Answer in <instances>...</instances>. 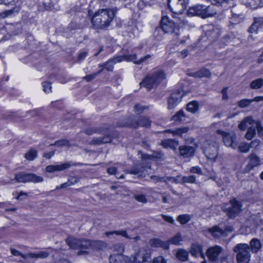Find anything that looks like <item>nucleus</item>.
Returning a JSON list of instances; mask_svg holds the SVG:
<instances>
[{
    "instance_id": "1",
    "label": "nucleus",
    "mask_w": 263,
    "mask_h": 263,
    "mask_svg": "<svg viewBox=\"0 0 263 263\" xmlns=\"http://www.w3.org/2000/svg\"><path fill=\"white\" fill-rule=\"evenodd\" d=\"M117 11V8L98 10L95 13L91 18L92 25L98 29H104L108 27L113 20Z\"/></svg>"
},
{
    "instance_id": "2",
    "label": "nucleus",
    "mask_w": 263,
    "mask_h": 263,
    "mask_svg": "<svg viewBox=\"0 0 263 263\" xmlns=\"http://www.w3.org/2000/svg\"><path fill=\"white\" fill-rule=\"evenodd\" d=\"M151 58V55L150 54H147L139 60H137V55L135 54L118 56L109 59L102 65H99V67H100V69L103 67V70L105 69L107 71H112L114 69V64L117 63L125 61L127 62H132L135 64L140 65L143 63H146L147 61Z\"/></svg>"
},
{
    "instance_id": "3",
    "label": "nucleus",
    "mask_w": 263,
    "mask_h": 263,
    "mask_svg": "<svg viewBox=\"0 0 263 263\" xmlns=\"http://www.w3.org/2000/svg\"><path fill=\"white\" fill-rule=\"evenodd\" d=\"M165 78L164 72L161 70H157L148 74L140 84L141 86L149 90L159 85Z\"/></svg>"
},
{
    "instance_id": "4",
    "label": "nucleus",
    "mask_w": 263,
    "mask_h": 263,
    "mask_svg": "<svg viewBox=\"0 0 263 263\" xmlns=\"http://www.w3.org/2000/svg\"><path fill=\"white\" fill-rule=\"evenodd\" d=\"M211 6H205L201 5H196L190 8L187 11L189 15H197L202 18H206L213 16L216 11Z\"/></svg>"
},
{
    "instance_id": "5",
    "label": "nucleus",
    "mask_w": 263,
    "mask_h": 263,
    "mask_svg": "<svg viewBox=\"0 0 263 263\" xmlns=\"http://www.w3.org/2000/svg\"><path fill=\"white\" fill-rule=\"evenodd\" d=\"M151 257V251L146 247L139 249L138 252L131 257H125L126 263H145Z\"/></svg>"
},
{
    "instance_id": "6",
    "label": "nucleus",
    "mask_w": 263,
    "mask_h": 263,
    "mask_svg": "<svg viewBox=\"0 0 263 263\" xmlns=\"http://www.w3.org/2000/svg\"><path fill=\"white\" fill-rule=\"evenodd\" d=\"M151 257V251L146 247L139 249L138 252L131 257H125L126 263H145Z\"/></svg>"
},
{
    "instance_id": "7",
    "label": "nucleus",
    "mask_w": 263,
    "mask_h": 263,
    "mask_svg": "<svg viewBox=\"0 0 263 263\" xmlns=\"http://www.w3.org/2000/svg\"><path fill=\"white\" fill-rule=\"evenodd\" d=\"M236 253V259L238 263H248L250 259V248L248 245L239 243L233 249Z\"/></svg>"
},
{
    "instance_id": "8",
    "label": "nucleus",
    "mask_w": 263,
    "mask_h": 263,
    "mask_svg": "<svg viewBox=\"0 0 263 263\" xmlns=\"http://www.w3.org/2000/svg\"><path fill=\"white\" fill-rule=\"evenodd\" d=\"M15 179L18 182H31L34 183L42 182L44 179L42 177L37 176L34 174H27L21 173L15 175Z\"/></svg>"
},
{
    "instance_id": "9",
    "label": "nucleus",
    "mask_w": 263,
    "mask_h": 263,
    "mask_svg": "<svg viewBox=\"0 0 263 263\" xmlns=\"http://www.w3.org/2000/svg\"><path fill=\"white\" fill-rule=\"evenodd\" d=\"M217 132L221 135L223 143L226 146L231 147L233 149L237 147L236 138L234 133H226L220 130H218Z\"/></svg>"
},
{
    "instance_id": "10",
    "label": "nucleus",
    "mask_w": 263,
    "mask_h": 263,
    "mask_svg": "<svg viewBox=\"0 0 263 263\" xmlns=\"http://www.w3.org/2000/svg\"><path fill=\"white\" fill-rule=\"evenodd\" d=\"M228 205V207L224 206L223 209L231 218L235 217L241 211V205L239 201L235 199L230 201V204Z\"/></svg>"
},
{
    "instance_id": "11",
    "label": "nucleus",
    "mask_w": 263,
    "mask_h": 263,
    "mask_svg": "<svg viewBox=\"0 0 263 263\" xmlns=\"http://www.w3.org/2000/svg\"><path fill=\"white\" fill-rule=\"evenodd\" d=\"M218 144L214 143L209 144L204 148V153L208 159L215 161L218 156Z\"/></svg>"
},
{
    "instance_id": "12",
    "label": "nucleus",
    "mask_w": 263,
    "mask_h": 263,
    "mask_svg": "<svg viewBox=\"0 0 263 263\" xmlns=\"http://www.w3.org/2000/svg\"><path fill=\"white\" fill-rule=\"evenodd\" d=\"M182 95L180 92H173L167 100V108L170 110L174 109L180 102Z\"/></svg>"
},
{
    "instance_id": "13",
    "label": "nucleus",
    "mask_w": 263,
    "mask_h": 263,
    "mask_svg": "<svg viewBox=\"0 0 263 263\" xmlns=\"http://www.w3.org/2000/svg\"><path fill=\"white\" fill-rule=\"evenodd\" d=\"M161 27L162 30L165 33H173L175 31L174 23L170 21L166 16H163L161 19Z\"/></svg>"
},
{
    "instance_id": "14",
    "label": "nucleus",
    "mask_w": 263,
    "mask_h": 263,
    "mask_svg": "<svg viewBox=\"0 0 263 263\" xmlns=\"http://www.w3.org/2000/svg\"><path fill=\"white\" fill-rule=\"evenodd\" d=\"M74 164L71 162H68L55 165H48L46 167V171L49 173H53L56 171H62L68 169Z\"/></svg>"
},
{
    "instance_id": "15",
    "label": "nucleus",
    "mask_w": 263,
    "mask_h": 263,
    "mask_svg": "<svg viewBox=\"0 0 263 263\" xmlns=\"http://www.w3.org/2000/svg\"><path fill=\"white\" fill-rule=\"evenodd\" d=\"M221 251V247L218 246H215L209 248L207 250L206 255L210 261H214L217 259L218 256Z\"/></svg>"
},
{
    "instance_id": "16",
    "label": "nucleus",
    "mask_w": 263,
    "mask_h": 263,
    "mask_svg": "<svg viewBox=\"0 0 263 263\" xmlns=\"http://www.w3.org/2000/svg\"><path fill=\"white\" fill-rule=\"evenodd\" d=\"M195 149L194 146L181 145L179 147V153L184 158L191 157L193 156Z\"/></svg>"
},
{
    "instance_id": "17",
    "label": "nucleus",
    "mask_w": 263,
    "mask_h": 263,
    "mask_svg": "<svg viewBox=\"0 0 263 263\" xmlns=\"http://www.w3.org/2000/svg\"><path fill=\"white\" fill-rule=\"evenodd\" d=\"M148 168L147 167H143L141 165H138L134 166L130 170L127 171V173L137 175L139 176H144L147 173V169Z\"/></svg>"
},
{
    "instance_id": "18",
    "label": "nucleus",
    "mask_w": 263,
    "mask_h": 263,
    "mask_svg": "<svg viewBox=\"0 0 263 263\" xmlns=\"http://www.w3.org/2000/svg\"><path fill=\"white\" fill-rule=\"evenodd\" d=\"M249 162L246 166V169L249 171L253 167L258 166L260 163V160L259 157L255 154H251L249 157Z\"/></svg>"
},
{
    "instance_id": "19",
    "label": "nucleus",
    "mask_w": 263,
    "mask_h": 263,
    "mask_svg": "<svg viewBox=\"0 0 263 263\" xmlns=\"http://www.w3.org/2000/svg\"><path fill=\"white\" fill-rule=\"evenodd\" d=\"M50 253L47 251H42L38 253H29L26 255H23V258L27 259L28 258H45L48 257Z\"/></svg>"
},
{
    "instance_id": "20",
    "label": "nucleus",
    "mask_w": 263,
    "mask_h": 263,
    "mask_svg": "<svg viewBox=\"0 0 263 263\" xmlns=\"http://www.w3.org/2000/svg\"><path fill=\"white\" fill-rule=\"evenodd\" d=\"M191 253L194 256L198 257L200 256L202 258H204V254L202 250V247L200 245H193L191 248Z\"/></svg>"
},
{
    "instance_id": "21",
    "label": "nucleus",
    "mask_w": 263,
    "mask_h": 263,
    "mask_svg": "<svg viewBox=\"0 0 263 263\" xmlns=\"http://www.w3.org/2000/svg\"><path fill=\"white\" fill-rule=\"evenodd\" d=\"M189 3V0H178V3L172 10L176 13H181L185 9Z\"/></svg>"
},
{
    "instance_id": "22",
    "label": "nucleus",
    "mask_w": 263,
    "mask_h": 263,
    "mask_svg": "<svg viewBox=\"0 0 263 263\" xmlns=\"http://www.w3.org/2000/svg\"><path fill=\"white\" fill-rule=\"evenodd\" d=\"M66 242L71 249H78L80 248V239L70 236L66 239Z\"/></svg>"
},
{
    "instance_id": "23",
    "label": "nucleus",
    "mask_w": 263,
    "mask_h": 263,
    "mask_svg": "<svg viewBox=\"0 0 263 263\" xmlns=\"http://www.w3.org/2000/svg\"><path fill=\"white\" fill-rule=\"evenodd\" d=\"M263 25V17L256 18L254 23L250 27L249 31L250 33L257 32L259 27Z\"/></svg>"
},
{
    "instance_id": "24",
    "label": "nucleus",
    "mask_w": 263,
    "mask_h": 263,
    "mask_svg": "<svg viewBox=\"0 0 263 263\" xmlns=\"http://www.w3.org/2000/svg\"><path fill=\"white\" fill-rule=\"evenodd\" d=\"M178 144V141L172 139H167L161 142V145L164 147L169 148L172 149H175Z\"/></svg>"
},
{
    "instance_id": "25",
    "label": "nucleus",
    "mask_w": 263,
    "mask_h": 263,
    "mask_svg": "<svg viewBox=\"0 0 263 263\" xmlns=\"http://www.w3.org/2000/svg\"><path fill=\"white\" fill-rule=\"evenodd\" d=\"M150 243L153 247H162L164 249H168V244L167 242H163L158 239H153L151 240Z\"/></svg>"
},
{
    "instance_id": "26",
    "label": "nucleus",
    "mask_w": 263,
    "mask_h": 263,
    "mask_svg": "<svg viewBox=\"0 0 263 263\" xmlns=\"http://www.w3.org/2000/svg\"><path fill=\"white\" fill-rule=\"evenodd\" d=\"M111 138L108 136H106L103 138L99 137L94 138L90 142V143L91 144H102L104 143H109L111 142Z\"/></svg>"
},
{
    "instance_id": "27",
    "label": "nucleus",
    "mask_w": 263,
    "mask_h": 263,
    "mask_svg": "<svg viewBox=\"0 0 263 263\" xmlns=\"http://www.w3.org/2000/svg\"><path fill=\"white\" fill-rule=\"evenodd\" d=\"M150 125L151 121L147 118L141 117L139 119L138 122L136 123L133 124L132 126L134 127V128H137L139 126L148 127Z\"/></svg>"
},
{
    "instance_id": "28",
    "label": "nucleus",
    "mask_w": 263,
    "mask_h": 263,
    "mask_svg": "<svg viewBox=\"0 0 263 263\" xmlns=\"http://www.w3.org/2000/svg\"><path fill=\"white\" fill-rule=\"evenodd\" d=\"M176 258L182 261H185L187 260L189 257V253L184 249H179L176 254Z\"/></svg>"
},
{
    "instance_id": "29",
    "label": "nucleus",
    "mask_w": 263,
    "mask_h": 263,
    "mask_svg": "<svg viewBox=\"0 0 263 263\" xmlns=\"http://www.w3.org/2000/svg\"><path fill=\"white\" fill-rule=\"evenodd\" d=\"M126 257L121 254H112L110 256L109 261L110 263H122L123 260L125 261Z\"/></svg>"
},
{
    "instance_id": "30",
    "label": "nucleus",
    "mask_w": 263,
    "mask_h": 263,
    "mask_svg": "<svg viewBox=\"0 0 263 263\" xmlns=\"http://www.w3.org/2000/svg\"><path fill=\"white\" fill-rule=\"evenodd\" d=\"M209 231L214 237L216 238H219L224 235V231L217 226L209 229Z\"/></svg>"
},
{
    "instance_id": "31",
    "label": "nucleus",
    "mask_w": 263,
    "mask_h": 263,
    "mask_svg": "<svg viewBox=\"0 0 263 263\" xmlns=\"http://www.w3.org/2000/svg\"><path fill=\"white\" fill-rule=\"evenodd\" d=\"M254 121L251 117H248L239 124V128L241 130H245L247 127H250L252 124H253Z\"/></svg>"
},
{
    "instance_id": "32",
    "label": "nucleus",
    "mask_w": 263,
    "mask_h": 263,
    "mask_svg": "<svg viewBox=\"0 0 263 263\" xmlns=\"http://www.w3.org/2000/svg\"><path fill=\"white\" fill-rule=\"evenodd\" d=\"M193 75L194 77L198 78L203 77L210 78L211 76V73L207 69H201L199 71L194 72Z\"/></svg>"
},
{
    "instance_id": "33",
    "label": "nucleus",
    "mask_w": 263,
    "mask_h": 263,
    "mask_svg": "<svg viewBox=\"0 0 263 263\" xmlns=\"http://www.w3.org/2000/svg\"><path fill=\"white\" fill-rule=\"evenodd\" d=\"M189 130L187 127L178 128L175 130H167L166 132L172 134L173 136L181 137L183 134L186 133Z\"/></svg>"
},
{
    "instance_id": "34",
    "label": "nucleus",
    "mask_w": 263,
    "mask_h": 263,
    "mask_svg": "<svg viewBox=\"0 0 263 263\" xmlns=\"http://www.w3.org/2000/svg\"><path fill=\"white\" fill-rule=\"evenodd\" d=\"M251 250L253 252L256 253L261 248V243L259 239L253 238L250 243Z\"/></svg>"
},
{
    "instance_id": "35",
    "label": "nucleus",
    "mask_w": 263,
    "mask_h": 263,
    "mask_svg": "<svg viewBox=\"0 0 263 263\" xmlns=\"http://www.w3.org/2000/svg\"><path fill=\"white\" fill-rule=\"evenodd\" d=\"M186 109L187 111L195 113L199 109V103L197 101H193L189 102L186 106Z\"/></svg>"
},
{
    "instance_id": "36",
    "label": "nucleus",
    "mask_w": 263,
    "mask_h": 263,
    "mask_svg": "<svg viewBox=\"0 0 263 263\" xmlns=\"http://www.w3.org/2000/svg\"><path fill=\"white\" fill-rule=\"evenodd\" d=\"M104 234L106 237H109L110 235L116 234L117 235H121L126 238L131 239V238H130L128 235L126 231L124 230L106 232Z\"/></svg>"
},
{
    "instance_id": "37",
    "label": "nucleus",
    "mask_w": 263,
    "mask_h": 263,
    "mask_svg": "<svg viewBox=\"0 0 263 263\" xmlns=\"http://www.w3.org/2000/svg\"><path fill=\"white\" fill-rule=\"evenodd\" d=\"M263 86V79L259 78L253 81L250 84L252 89H257L260 88Z\"/></svg>"
},
{
    "instance_id": "38",
    "label": "nucleus",
    "mask_w": 263,
    "mask_h": 263,
    "mask_svg": "<svg viewBox=\"0 0 263 263\" xmlns=\"http://www.w3.org/2000/svg\"><path fill=\"white\" fill-rule=\"evenodd\" d=\"M256 134V128L254 124H252L249 127L247 133L246 134V138L248 140H251Z\"/></svg>"
},
{
    "instance_id": "39",
    "label": "nucleus",
    "mask_w": 263,
    "mask_h": 263,
    "mask_svg": "<svg viewBox=\"0 0 263 263\" xmlns=\"http://www.w3.org/2000/svg\"><path fill=\"white\" fill-rule=\"evenodd\" d=\"M191 219V216L189 214H182L179 215L177 220L181 224H184L188 222Z\"/></svg>"
},
{
    "instance_id": "40",
    "label": "nucleus",
    "mask_w": 263,
    "mask_h": 263,
    "mask_svg": "<svg viewBox=\"0 0 263 263\" xmlns=\"http://www.w3.org/2000/svg\"><path fill=\"white\" fill-rule=\"evenodd\" d=\"M185 115L183 110L178 111L172 118L175 121H181L185 119Z\"/></svg>"
},
{
    "instance_id": "41",
    "label": "nucleus",
    "mask_w": 263,
    "mask_h": 263,
    "mask_svg": "<svg viewBox=\"0 0 263 263\" xmlns=\"http://www.w3.org/2000/svg\"><path fill=\"white\" fill-rule=\"evenodd\" d=\"M182 240L183 239L180 233H178L170 239L169 242L173 245H179Z\"/></svg>"
},
{
    "instance_id": "42",
    "label": "nucleus",
    "mask_w": 263,
    "mask_h": 263,
    "mask_svg": "<svg viewBox=\"0 0 263 263\" xmlns=\"http://www.w3.org/2000/svg\"><path fill=\"white\" fill-rule=\"evenodd\" d=\"M36 156L37 151L34 149H30L25 154V157L28 160L32 161L36 158Z\"/></svg>"
},
{
    "instance_id": "43",
    "label": "nucleus",
    "mask_w": 263,
    "mask_h": 263,
    "mask_svg": "<svg viewBox=\"0 0 263 263\" xmlns=\"http://www.w3.org/2000/svg\"><path fill=\"white\" fill-rule=\"evenodd\" d=\"M80 240L79 249H88L89 247H91L92 241H90L86 239H80Z\"/></svg>"
},
{
    "instance_id": "44",
    "label": "nucleus",
    "mask_w": 263,
    "mask_h": 263,
    "mask_svg": "<svg viewBox=\"0 0 263 263\" xmlns=\"http://www.w3.org/2000/svg\"><path fill=\"white\" fill-rule=\"evenodd\" d=\"M182 180L184 183H196V176L195 175H190L189 176H183Z\"/></svg>"
},
{
    "instance_id": "45",
    "label": "nucleus",
    "mask_w": 263,
    "mask_h": 263,
    "mask_svg": "<svg viewBox=\"0 0 263 263\" xmlns=\"http://www.w3.org/2000/svg\"><path fill=\"white\" fill-rule=\"evenodd\" d=\"M105 246V243L102 241H92L91 247L93 249L100 250Z\"/></svg>"
},
{
    "instance_id": "46",
    "label": "nucleus",
    "mask_w": 263,
    "mask_h": 263,
    "mask_svg": "<svg viewBox=\"0 0 263 263\" xmlns=\"http://www.w3.org/2000/svg\"><path fill=\"white\" fill-rule=\"evenodd\" d=\"M50 145H55L57 146H67L68 147L70 146L69 141L66 139L57 141L54 144H51Z\"/></svg>"
},
{
    "instance_id": "47",
    "label": "nucleus",
    "mask_w": 263,
    "mask_h": 263,
    "mask_svg": "<svg viewBox=\"0 0 263 263\" xmlns=\"http://www.w3.org/2000/svg\"><path fill=\"white\" fill-rule=\"evenodd\" d=\"M250 148V145L246 143H241L238 146L239 151L241 153H248Z\"/></svg>"
},
{
    "instance_id": "48",
    "label": "nucleus",
    "mask_w": 263,
    "mask_h": 263,
    "mask_svg": "<svg viewBox=\"0 0 263 263\" xmlns=\"http://www.w3.org/2000/svg\"><path fill=\"white\" fill-rule=\"evenodd\" d=\"M103 71V68L102 67L101 69H100V70L96 73L88 74L86 76L83 78L84 79L86 80L87 81H90L94 79L98 75H99L100 73H101Z\"/></svg>"
},
{
    "instance_id": "49",
    "label": "nucleus",
    "mask_w": 263,
    "mask_h": 263,
    "mask_svg": "<svg viewBox=\"0 0 263 263\" xmlns=\"http://www.w3.org/2000/svg\"><path fill=\"white\" fill-rule=\"evenodd\" d=\"M252 101L249 99H242L238 102V105L241 108H245L248 106Z\"/></svg>"
},
{
    "instance_id": "50",
    "label": "nucleus",
    "mask_w": 263,
    "mask_h": 263,
    "mask_svg": "<svg viewBox=\"0 0 263 263\" xmlns=\"http://www.w3.org/2000/svg\"><path fill=\"white\" fill-rule=\"evenodd\" d=\"M134 198L138 202L142 203H146L147 202L146 197L144 195L136 194L134 195Z\"/></svg>"
},
{
    "instance_id": "51",
    "label": "nucleus",
    "mask_w": 263,
    "mask_h": 263,
    "mask_svg": "<svg viewBox=\"0 0 263 263\" xmlns=\"http://www.w3.org/2000/svg\"><path fill=\"white\" fill-rule=\"evenodd\" d=\"M253 124L255 126L256 129L257 130L258 135L259 136H263V127L261 126L260 123L254 121Z\"/></svg>"
},
{
    "instance_id": "52",
    "label": "nucleus",
    "mask_w": 263,
    "mask_h": 263,
    "mask_svg": "<svg viewBox=\"0 0 263 263\" xmlns=\"http://www.w3.org/2000/svg\"><path fill=\"white\" fill-rule=\"evenodd\" d=\"M43 87V90L46 93H49L51 92V85L48 82H44L42 83Z\"/></svg>"
},
{
    "instance_id": "53",
    "label": "nucleus",
    "mask_w": 263,
    "mask_h": 263,
    "mask_svg": "<svg viewBox=\"0 0 263 263\" xmlns=\"http://www.w3.org/2000/svg\"><path fill=\"white\" fill-rule=\"evenodd\" d=\"M147 107L146 106H144L139 104H136L134 107V111L137 114H141L143 111Z\"/></svg>"
},
{
    "instance_id": "54",
    "label": "nucleus",
    "mask_w": 263,
    "mask_h": 263,
    "mask_svg": "<svg viewBox=\"0 0 263 263\" xmlns=\"http://www.w3.org/2000/svg\"><path fill=\"white\" fill-rule=\"evenodd\" d=\"M117 168L115 167H110L107 169V172L110 175L115 174L116 175V177L119 179L123 178V175H122L118 177L116 174Z\"/></svg>"
},
{
    "instance_id": "55",
    "label": "nucleus",
    "mask_w": 263,
    "mask_h": 263,
    "mask_svg": "<svg viewBox=\"0 0 263 263\" xmlns=\"http://www.w3.org/2000/svg\"><path fill=\"white\" fill-rule=\"evenodd\" d=\"M14 9H10L8 10H6L3 12L0 13V16L2 18H5L9 15H11L13 13H14Z\"/></svg>"
},
{
    "instance_id": "56",
    "label": "nucleus",
    "mask_w": 263,
    "mask_h": 263,
    "mask_svg": "<svg viewBox=\"0 0 263 263\" xmlns=\"http://www.w3.org/2000/svg\"><path fill=\"white\" fill-rule=\"evenodd\" d=\"M151 179L155 183L162 181L166 182V180L164 177H160L156 176H152L151 177Z\"/></svg>"
},
{
    "instance_id": "57",
    "label": "nucleus",
    "mask_w": 263,
    "mask_h": 263,
    "mask_svg": "<svg viewBox=\"0 0 263 263\" xmlns=\"http://www.w3.org/2000/svg\"><path fill=\"white\" fill-rule=\"evenodd\" d=\"M190 173L193 174H197L199 175L202 174L201 168L199 166H193L192 167L190 171Z\"/></svg>"
},
{
    "instance_id": "58",
    "label": "nucleus",
    "mask_w": 263,
    "mask_h": 263,
    "mask_svg": "<svg viewBox=\"0 0 263 263\" xmlns=\"http://www.w3.org/2000/svg\"><path fill=\"white\" fill-rule=\"evenodd\" d=\"M114 251H116L117 252V254H121L124 251V247L122 245H116L114 247Z\"/></svg>"
},
{
    "instance_id": "59",
    "label": "nucleus",
    "mask_w": 263,
    "mask_h": 263,
    "mask_svg": "<svg viewBox=\"0 0 263 263\" xmlns=\"http://www.w3.org/2000/svg\"><path fill=\"white\" fill-rule=\"evenodd\" d=\"M189 53V50L187 49H185L178 53V57L181 59H184L187 56Z\"/></svg>"
},
{
    "instance_id": "60",
    "label": "nucleus",
    "mask_w": 263,
    "mask_h": 263,
    "mask_svg": "<svg viewBox=\"0 0 263 263\" xmlns=\"http://www.w3.org/2000/svg\"><path fill=\"white\" fill-rule=\"evenodd\" d=\"M79 181H80V179L78 177H70L69 178L68 182L71 186V185H74V184L77 183L78 182H79Z\"/></svg>"
},
{
    "instance_id": "61",
    "label": "nucleus",
    "mask_w": 263,
    "mask_h": 263,
    "mask_svg": "<svg viewBox=\"0 0 263 263\" xmlns=\"http://www.w3.org/2000/svg\"><path fill=\"white\" fill-rule=\"evenodd\" d=\"M153 263H166V261L163 257L159 256L154 259Z\"/></svg>"
},
{
    "instance_id": "62",
    "label": "nucleus",
    "mask_w": 263,
    "mask_h": 263,
    "mask_svg": "<svg viewBox=\"0 0 263 263\" xmlns=\"http://www.w3.org/2000/svg\"><path fill=\"white\" fill-rule=\"evenodd\" d=\"M162 217L165 221L170 223H173L174 222V220L173 219V217L171 216L162 215Z\"/></svg>"
},
{
    "instance_id": "63",
    "label": "nucleus",
    "mask_w": 263,
    "mask_h": 263,
    "mask_svg": "<svg viewBox=\"0 0 263 263\" xmlns=\"http://www.w3.org/2000/svg\"><path fill=\"white\" fill-rule=\"evenodd\" d=\"M11 253L14 256H21L23 257V255H26V254H22L20 251L15 249L11 250Z\"/></svg>"
},
{
    "instance_id": "64",
    "label": "nucleus",
    "mask_w": 263,
    "mask_h": 263,
    "mask_svg": "<svg viewBox=\"0 0 263 263\" xmlns=\"http://www.w3.org/2000/svg\"><path fill=\"white\" fill-rule=\"evenodd\" d=\"M228 88H224L222 90V99L223 100H227L228 99V96L227 95Z\"/></svg>"
}]
</instances>
